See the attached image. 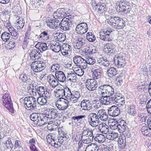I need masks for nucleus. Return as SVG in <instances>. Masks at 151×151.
<instances>
[{"mask_svg": "<svg viewBox=\"0 0 151 151\" xmlns=\"http://www.w3.org/2000/svg\"><path fill=\"white\" fill-rule=\"evenodd\" d=\"M88 121L89 124L92 127L97 126L99 121L98 116L96 114L91 113L88 115Z\"/></svg>", "mask_w": 151, "mask_h": 151, "instance_id": "nucleus-10", "label": "nucleus"}, {"mask_svg": "<svg viewBox=\"0 0 151 151\" xmlns=\"http://www.w3.org/2000/svg\"><path fill=\"white\" fill-rule=\"evenodd\" d=\"M40 52H39L38 50L34 49L30 50L29 56L31 60H34L40 58Z\"/></svg>", "mask_w": 151, "mask_h": 151, "instance_id": "nucleus-21", "label": "nucleus"}, {"mask_svg": "<svg viewBox=\"0 0 151 151\" xmlns=\"http://www.w3.org/2000/svg\"><path fill=\"white\" fill-rule=\"evenodd\" d=\"M46 66V63L42 60L34 61L31 65L32 69L36 72H40L43 70Z\"/></svg>", "mask_w": 151, "mask_h": 151, "instance_id": "nucleus-7", "label": "nucleus"}, {"mask_svg": "<svg viewBox=\"0 0 151 151\" xmlns=\"http://www.w3.org/2000/svg\"><path fill=\"white\" fill-rule=\"evenodd\" d=\"M3 105L8 110L11 112L13 110V104L10 96L8 93H5L2 96Z\"/></svg>", "mask_w": 151, "mask_h": 151, "instance_id": "nucleus-6", "label": "nucleus"}, {"mask_svg": "<svg viewBox=\"0 0 151 151\" xmlns=\"http://www.w3.org/2000/svg\"><path fill=\"white\" fill-rule=\"evenodd\" d=\"M5 144L6 145V147L7 149L11 150L13 147V145L12 143L11 138L10 137L7 138Z\"/></svg>", "mask_w": 151, "mask_h": 151, "instance_id": "nucleus-42", "label": "nucleus"}, {"mask_svg": "<svg viewBox=\"0 0 151 151\" xmlns=\"http://www.w3.org/2000/svg\"><path fill=\"white\" fill-rule=\"evenodd\" d=\"M56 105L58 109L63 111H62V114H65V112L64 110L66 109L68 107L69 101L68 100L62 97L58 99Z\"/></svg>", "mask_w": 151, "mask_h": 151, "instance_id": "nucleus-8", "label": "nucleus"}, {"mask_svg": "<svg viewBox=\"0 0 151 151\" xmlns=\"http://www.w3.org/2000/svg\"><path fill=\"white\" fill-rule=\"evenodd\" d=\"M39 113H33L31 114L30 116V118L31 120L34 122L35 123V122L37 120L38 116V114Z\"/></svg>", "mask_w": 151, "mask_h": 151, "instance_id": "nucleus-49", "label": "nucleus"}, {"mask_svg": "<svg viewBox=\"0 0 151 151\" xmlns=\"http://www.w3.org/2000/svg\"><path fill=\"white\" fill-rule=\"evenodd\" d=\"M97 50L93 49L91 47H87L84 49V52L86 55H90L96 53Z\"/></svg>", "mask_w": 151, "mask_h": 151, "instance_id": "nucleus-35", "label": "nucleus"}, {"mask_svg": "<svg viewBox=\"0 0 151 151\" xmlns=\"http://www.w3.org/2000/svg\"><path fill=\"white\" fill-rule=\"evenodd\" d=\"M119 4L117 7L118 12H124L126 14L130 13L131 6L129 3L126 0L120 1L119 2Z\"/></svg>", "mask_w": 151, "mask_h": 151, "instance_id": "nucleus-5", "label": "nucleus"}, {"mask_svg": "<svg viewBox=\"0 0 151 151\" xmlns=\"http://www.w3.org/2000/svg\"><path fill=\"white\" fill-rule=\"evenodd\" d=\"M128 112L130 114L133 116L135 115L137 113L135 110V106L134 105H132L129 107L128 109Z\"/></svg>", "mask_w": 151, "mask_h": 151, "instance_id": "nucleus-40", "label": "nucleus"}, {"mask_svg": "<svg viewBox=\"0 0 151 151\" xmlns=\"http://www.w3.org/2000/svg\"><path fill=\"white\" fill-rule=\"evenodd\" d=\"M73 61L76 65L81 66L84 69L87 68V63L86 60H84L81 56H75L73 57Z\"/></svg>", "mask_w": 151, "mask_h": 151, "instance_id": "nucleus-11", "label": "nucleus"}, {"mask_svg": "<svg viewBox=\"0 0 151 151\" xmlns=\"http://www.w3.org/2000/svg\"><path fill=\"white\" fill-rule=\"evenodd\" d=\"M108 20V24L115 29H122L126 25L125 21L118 17L110 16Z\"/></svg>", "mask_w": 151, "mask_h": 151, "instance_id": "nucleus-1", "label": "nucleus"}, {"mask_svg": "<svg viewBox=\"0 0 151 151\" xmlns=\"http://www.w3.org/2000/svg\"><path fill=\"white\" fill-rule=\"evenodd\" d=\"M68 89V88H65L64 87H58L56 88V91H55V93L56 94L58 95V96H61L62 97H63L65 95V93L66 91H67Z\"/></svg>", "mask_w": 151, "mask_h": 151, "instance_id": "nucleus-24", "label": "nucleus"}, {"mask_svg": "<svg viewBox=\"0 0 151 151\" xmlns=\"http://www.w3.org/2000/svg\"><path fill=\"white\" fill-rule=\"evenodd\" d=\"M108 113L113 117H115L119 115L120 113V109L117 106H112L108 109Z\"/></svg>", "mask_w": 151, "mask_h": 151, "instance_id": "nucleus-17", "label": "nucleus"}, {"mask_svg": "<svg viewBox=\"0 0 151 151\" xmlns=\"http://www.w3.org/2000/svg\"><path fill=\"white\" fill-rule=\"evenodd\" d=\"M21 143L18 140H16L15 141V144L14 145V149L16 148L17 147L20 148L21 147Z\"/></svg>", "mask_w": 151, "mask_h": 151, "instance_id": "nucleus-62", "label": "nucleus"}, {"mask_svg": "<svg viewBox=\"0 0 151 151\" xmlns=\"http://www.w3.org/2000/svg\"><path fill=\"white\" fill-rule=\"evenodd\" d=\"M95 140L98 141L100 143L104 142L105 140V137L102 134H97L96 137L94 138Z\"/></svg>", "mask_w": 151, "mask_h": 151, "instance_id": "nucleus-41", "label": "nucleus"}, {"mask_svg": "<svg viewBox=\"0 0 151 151\" xmlns=\"http://www.w3.org/2000/svg\"><path fill=\"white\" fill-rule=\"evenodd\" d=\"M89 129L86 127H83V131L81 135V138L82 139L83 136H85L87 135V133H89V132L90 131L89 130Z\"/></svg>", "mask_w": 151, "mask_h": 151, "instance_id": "nucleus-56", "label": "nucleus"}, {"mask_svg": "<svg viewBox=\"0 0 151 151\" xmlns=\"http://www.w3.org/2000/svg\"><path fill=\"white\" fill-rule=\"evenodd\" d=\"M59 81L56 78V77H55L53 79V80H52L51 81H50L49 82V83L50 85L52 86V87H54L55 88L58 85V84L59 83Z\"/></svg>", "mask_w": 151, "mask_h": 151, "instance_id": "nucleus-46", "label": "nucleus"}, {"mask_svg": "<svg viewBox=\"0 0 151 151\" xmlns=\"http://www.w3.org/2000/svg\"><path fill=\"white\" fill-rule=\"evenodd\" d=\"M67 80L71 82H75L77 80V74L76 73H73L68 74L66 78Z\"/></svg>", "mask_w": 151, "mask_h": 151, "instance_id": "nucleus-34", "label": "nucleus"}, {"mask_svg": "<svg viewBox=\"0 0 151 151\" xmlns=\"http://www.w3.org/2000/svg\"><path fill=\"white\" fill-rule=\"evenodd\" d=\"M99 61V60L97 61V62H98V63L100 65H103L105 67H107L109 66V65L110 64L108 60L105 62H104L103 61H100V62Z\"/></svg>", "mask_w": 151, "mask_h": 151, "instance_id": "nucleus-58", "label": "nucleus"}, {"mask_svg": "<svg viewBox=\"0 0 151 151\" xmlns=\"http://www.w3.org/2000/svg\"><path fill=\"white\" fill-rule=\"evenodd\" d=\"M114 93V90L112 86L109 85H107L106 91L105 93H103L108 95L112 96Z\"/></svg>", "mask_w": 151, "mask_h": 151, "instance_id": "nucleus-37", "label": "nucleus"}, {"mask_svg": "<svg viewBox=\"0 0 151 151\" xmlns=\"http://www.w3.org/2000/svg\"><path fill=\"white\" fill-rule=\"evenodd\" d=\"M28 42L29 41L28 40L24 39L23 45H22V48L24 50L25 49L27 48L28 45Z\"/></svg>", "mask_w": 151, "mask_h": 151, "instance_id": "nucleus-63", "label": "nucleus"}, {"mask_svg": "<svg viewBox=\"0 0 151 151\" xmlns=\"http://www.w3.org/2000/svg\"><path fill=\"white\" fill-rule=\"evenodd\" d=\"M13 36V38L15 39H17L18 37L19 33L18 31L17 32V30L15 29L11 33V35Z\"/></svg>", "mask_w": 151, "mask_h": 151, "instance_id": "nucleus-61", "label": "nucleus"}, {"mask_svg": "<svg viewBox=\"0 0 151 151\" xmlns=\"http://www.w3.org/2000/svg\"><path fill=\"white\" fill-rule=\"evenodd\" d=\"M37 91L40 96H43L45 93V89L44 87L40 86L37 88Z\"/></svg>", "mask_w": 151, "mask_h": 151, "instance_id": "nucleus-47", "label": "nucleus"}, {"mask_svg": "<svg viewBox=\"0 0 151 151\" xmlns=\"http://www.w3.org/2000/svg\"><path fill=\"white\" fill-rule=\"evenodd\" d=\"M99 114V117L101 120L104 121L107 120L108 118V114L105 111V110L104 109L99 110L98 111Z\"/></svg>", "mask_w": 151, "mask_h": 151, "instance_id": "nucleus-27", "label": "nucleus"}, {"mask_svg": "<svg viewBox=\"0 0 151 151\" xmlns=\"http://www.w3.org/2000/svg\"><path fill=\"white\" fill-rule=\"evenodd\" d=\"M37 104H39L40 105H44L47 103V100L43 96H40L37 100Z\"/></svg>", "mask_w": 151, "mask_h": 151, "instance_id": "nucleus-39", "label": "nucleus"}, {"mask_svg": "<svg viewBox=\"0 0 151 151\" xmlns=\"http://www.w3.org/2000/svg\"><path fill=\"white\" fill-rule=\"evenodd\" d=\"M147 109L148 112L151 114V99L150 100L147 102Z\"/></svg>", "mask_w": 151, "mask_h": 151, "instance_id": "nucleus-57", "label": "nucleus"}, {"mask_svg": "<svg viewBox=\"0 0 151 151\" xmlns=\"http://www.w3.org/2000/svg\"><path fill=\"white\" fill-rule=\"evenodd\" d=\"M99 129L103 134H106L109 132V126L105 124H100L99 127Z\"/></svg>", "mask_w": 151, "mask_h": 151, "instance_id": "nucleus-29", "label": "nucleus"}, {"mask_svg": "<svg viewBox=\"0 0 151 151\" xmlns=\"http://www.w3.org/2000/svg\"><path fill=\"white\" fill-rule=\"evenodd\" d=\"M119 147L120 148V150H121V151H125V149H126V143L119 145Z\"/></svg>", "mask_w": 151, "mask_h": 151, "instance_id": "nucleus-64", "label": "nucleus"}, {"mask_svg": "<svg viewBox=\"0 0 151 151\" xmlns=\"http://www.w3.org/2000/svg\"><path fill=\"white\" fill-rule=\"evenodd\" d=\"M56 124L55 122H53L52 123H50V124L49 123L48 124V125H47V128L50 131H52L53 130H55L56 129V127L55 128H54L53 127V125H54V124Z\"/></svg>", "mask_w": 151, "mask_h": 151, "instance_id": "nucleus-55", "label": "nucleus"}, {"mask_svg": "<svg viewBox=\"0 0 151 151\" xmlns=\"http://www.w3.org/2000/svg\"><path fill=\"white\" fill-rule=\"evenodd\" d=\"M107 87L106 84L102 85L98 87V90L101 92L100 94H103V93H105L106 91Z\"/></svg>", "mask_w": 151, "mask_h": 151, "instance_id": "nucleus-45", "label": "nucleus"}, {"mask_svg": "<svg viewBox=\"0 0 151 151\" xmlns=\"http://www.w3.org/2000/svg\"><path fill=\"white\" fill-rule=\"evenodd\" d=\"M119 134L117 133H111L108 135V137L111 140H114L118 137Z\"/></svg>", "mask_w": 151, "mask_h": 151, "instance_id": "nucleus-53", "label": "nucleus"}, {"mask_svg": "<svg viewBox=\"0 0 151 151\" xmlns=\"http://www.w3.org/2000/svg\"><path fill=\"white\" fill-rule=\"evenodd\" d=\"M104 52L109 55L114 54L116 51V46L113 43H107L104 45Z\"/></svg>", "mask_w": 151, "mask_h": 151, "instance_id": "nucleus-13", "label": "nucleus"}, {"mask_svg": "<svg viewBox=\"0 0 151 151\" xmlns=\"http://www.w3.org/2000/svg\"><path fill=\"white\" fill-rule=\"evenodd\" d=\"M90 147V149H91L90 151H99V148L98 146L95 144H91L90 145H88L86 147V149L87 148Z\"/></svg>", "mask_w": 151, "mask_h": 151, "instance_id": "nucleus-43", "label": "nucleus"}, {"mask_svg": "<svg viewBox=\"0 0 151 151\" xmlns=\"http://www.w3.org/2000/svg\"><path fill=\"white\" fill-rule=\"evenodd\" d=\"M95 7L98 9V12L100 14L105 12L107 9L106 4L104 3H99L96 5Z\"/></svg>", "mask_w": 151, "mask_h": 151, "instance_id": "nucleus-26", "label": "nucleus"}, {"mask_svg": "<svg viewBox=\"0 0 151 151\" xmlns=\"http://www.w3.org/2000/svg\"><path fill=\"white\" fill-rule=\"evenodd\" d=\"M124 78L120 76H118L116 78V81L117 82V85L118 86H121L123 83Z\"/></svg>", "mask_w": 151, "mask_h": 151, "instance_id": "nucleus-48", "label": "nucleus"}, {"mask_svg": "<svg viewBox=\"0 0 151 151\" xmlns=\"http://www.w3.org/2000/svg\"><path fill=\"white\" fill-rule=\"evenodd\" d=\"M48 112V114H47L46 115H47L49 119H54L59 116V114L56 109H52Z\"/></svg>", "mask_w": 151, "mask_h": 151, "instance_id": "nucleus-28", "label": "nucleus"}, {"mask_svg": "<svg viewBox=\"0 0 151 151\" xmlns=\"http://www.w3.org/2000/svg\"><path fill=\"white\" fill-rule=\"evenodd\" d=\"M55 76L59 82L63 83L66 81V76L64 73L61 71H56Z\"/></svg>", "mask_w": 151, "mask_h": 151, "instance_id": "nucleus-19", "label": "nucleus"}, {"mask_svg": "<svg viewBox=\"0 0 151 151\" xmlns=\"http://www.w3.org/2000/svg\"><path fill=\"white\" fill-rule=\"evenodd\" d=\"M88 29V27L87 23L82 22L77 25L76 30L78 34L82 35L85 34L87 31Z\"/></svg>", "mask_w": 151, "mask_h": 151, "instance_id": "nucleus-14", "label": "nucleus"}, {"mask_svg": "<svg viewBox=\"0 0 151 151\" xmlns=\"http://www.w3.org/2000/svg\"><path fill=\"white\" fill-rule=\"evenodd\" d=\"M86 39L89 42H93L96 40V37L91 32H88L86 35Z\"/></svg>", "mask_w": 151, "mask_h": 151, "instance_id": "nucleus-38", "label": "nucleus"}, {"mask_svg": "<svg viewBox=\"0 0 151 151\" xmlns=\"http://www.w3.org/2000/svg\"><path fill=\"white\" fill-rule=\"evenodd\" d=\"M45 2L43 0H32L30 3V6L32 8H43Z\"/></svg>", "mask_w": 151, "mask_h": 151, "instance_id": "nucleus-18", "label": "nucleus"}, {"mask_svg": "<svg viewBox=\"0 0 151 151\" xmlns=\"http://www.w3.org/2000/svg\"><path fill=\"white\" fill-rule=\"evenodd\" d=\"M54 22H55L54 20L48 19L47 22V25L50 28L54 29L55 27V23H54Z\"/></svg>", "mask_w": 151, "mask_h": 151, "instance_id": "nucleus-44", "label": "nucleus"}, {"mask_svg": "<svg viewBox=\"0 0 151 151\" xmlns=\"http://www.w3.org/2000/svg\"><path fill=\"white\" fill-rule=\"evenodd\" d=\"M36 46H39V50L41 52L49 50L50 48L49 45L45 42H38Z\"/></svg>", "mask_w": 151, "mask_h": 151, "instance_id": "nucleus-23", "label": "nucleus"}, {"mask_svg": "<svg viewBox=\"0 0 151 151\" xmlns=\"http://www.w3.org/2000/svg\"><path fill=\"white\" fill-rule=\"evenodd\" d=\"M111 32L109 30L104 31L100 34V38L103 40L105 41H109L112 40V38L111 35Z\"/></svg>", "mask_w": 151, "mask_h": 151, "instance_id": "nucleus-16", "label": "nucleus"}, {"mask_svg": "<svg viewBox=\"0 0 151 151\" xmlns=\"http://www.w3.org/2000/svg\"><path fill=\"white\" fill-rule=\"evenodd\" d=\"M68 88V90H67V91H65V93H66L65 98H66L67 100H70V97L72 96V95H73V93H71L68 88Z\"/></svg>", "mask_w": 151, "mask_h": 151, "instance_id": "nucleus-59", "label": "nucleus"}, {"mask_svg": "<svg viewBox=\"0 0 151 151\" xmlns=\"http://www.w3.org/2000/svg\"><path fill=\"white\" fill-rule=\"evenodd\" d=\"M73 19V17L71 15L66 16L59 23L60 28L65 31L69 30L72 25Z\"/></svg>", "mask_w": 151, "mask_h": 151, "instance_id": "nucleus-3", "label": "nucleus"}, {"mask_svg": "<svg viewBox=\"0 0 151 151\" xmlns=\"http://www.w3.org/2000/svg\"><path fill=\"white\" fill-rule=\"evenodd\" d=\"M86 117L85 115H81L78 116H73L72 117V119L73 120H77V121H78L82 119L83 118H84Z\"/></svg>", "mask_w": 151, "mask_h": 151, "instance_id": "nucleus-54", "label": "nucleus"}, {"mask_svg": "<svg viewBox=\"0 0 151 151\" xmlns=\"http://www.w3.org/2000/svg\"><path fill=\"white\" fill-rule=\"evenodd\" d=\"M110 96H111L108 95L104 93L103 94H100V98L99 100L101 103L106 104V103L109 102Z\"/></svg>", "mask_w": 151, "mask_h": 151, "instance_id": "nucleus-33", "label": "nucleus"}, {"mask_svg": "<svg viewBox=\"0 0 151 151\" xmlns=\"http://www.w3.org/2000/svg\"><path fill=\"white\" fill-rule=\"evenodd\" d=\"M1 37L3 41L7 42L9 40L11 37V34L9 33L5 32L1 34Z\"/></svg>", "mask_w": 151, "mask_h": 151, "instance_id": "nucleus-36", "label": "nucleus"}, {"mask_svg": "<svg viewBox=\"0 0 151 151\" xmlns=\"http://www.w3.org/2000/svg\"><path fill=\"white\" fill-rule=\"evenodd\" d=\"M86 40L82 37H79L73 44V47L75 49H79L86 46Z\"/></svg>", "mask_w": 151, "mask_h": 151, "instance_id": "nucleus-12", "label": "nucleus"}, {"mask_svg": "<svg viewBox=\"0 0 151 151\" xmlns=\"http://www.w3.org/2000/svg\"><path fill=\"white\" fill-rule=\"evenodd\" d=\"M125 63V59L122 56L119 55L118 56L117 64L118 67H123Z\"/></svg>", "mask_w": 151, "mask_h": 151, "instance_id": "nucleus-31", "label": "nucleus"}, {"mask_svg": "<svg viewBox=\"0 0 151 151\" xmlns=\"http://www.w3.org/2000/svg\"><path fill=\"white\" fill-rule=\"evenodd\" d=\"M101 69H92L91 72L92 73V76L93 79H97L101 77Z\"/></svg>", "mask_w": 151, "mask_h": 151, "instance_id": "nucleus-25", "label": "nucleus"}, {"mask_svg": "<svg viewBox=\"0 0 151 151\" xmlns=\"http://www.w3.org/2000/svg\"><path fill=\"white\" fill-rule=\"evenodd\" d=\"M24 104L25 108H28L29 110L32 111L37 109V101L33 96L25 97L24 99Z\"/></svg>", "mask_w": 151, "mask_h": 151, "instance_id": "nucleus-4", "label": "nucleus"}, {"mask_svg": "<svg viewBox=\"0 0 151 151\" xmlns=\"http://www.w3.org/2000/svg\"><path fill=\"white\" fill-rule=\"evenodd\" d=\"M127 128L126 122L124 121L119 123L117 122L111 125V128L112 129L119 132H123Z\"/></svg>", "mask_w": 151, "mask_h": 151, "instance_id": "nucleus-9", "label": "nucleus"}, {"mask_svg": "<svg viewBox=\"0 0 151 151\" xmlns=\"http://www.w3.org/2000/svg\"><path fill=\"white\" fill-rule=\"evenodd\" d=\"M117 74V71L116 69L114 68H110L107 70V75L109 77L112 78L113 76L116 75Z\"/></svg>", "mask_w": 151, "mask_h": 151, "instance_id": "nucleus-32", "label": "nucleus"}, {"mask_svg": "<svg viewBox=\"0 0 151 151\" xmlns=\"http://www.w3.org/2000/svg\"><path fill=\"white\" fill-rule=\"evenodd\" d=\"M19 79H21L23 82H25L27 83H31V81L29 75L28 74H23L20 75L19 77Z\"/></svg>", "mask_w": 151, "mask_h": 151, "instance_id": "nucleus-30", "label": "nucleus"}, {"mask_svg": "<svg viewBox=\"0 0 151 151\" xmlns=\"http://www.w3.org/2000/svg\"><path fill=\"white\" fill-rule=\"evenodd\" d=\"M43 115V114L40 113H38V118H37V120L35 122V123H34L35 124L38 126V124H39L40 122L39 121L41 120V118L42 117Z\"/></svg>", "mask_w": 151, "mask_h": 151, "instance_id": "nucleus-60", "label": "nucleus"}, {"mask_svg": "<svg viewBox=\"0 0 151 151\" xmlns=\"http://www.w3.org/2000/svg\"><path fill=\"white\" fill-rule=\"evenodd\" d=\"M86 59V61L87 63V64L89 65H93L96 63V60L94 58L88 57Z\"/></svg>", "mask_w": 151, "mask_h": 151, "instance_id": "nucleus-50", "label": "nucleus"}, {"mask_svg": "<svg viewBox=\"0 0 151 151\" xmlns=\"http://www.w3.org/2000/svg\"><path fill=\"white\" fill-rule=\"evenodd\" d=\"M92 102L89 100H83L81 102V106L85 110H89L91 107Z\"/></svg>", "mask_w": 151, "mask_h": 151, "instance_id": "nucleus-20", "label": "nucleus"}, {"mask_svg": "<svg viewBox=\"0 0 151 151\" xmlns=\"http://www.w3.org/2000/svg\"><path fill=\"white\" fill-rule=\"evenodd\" d=\"M65 16V13L63 10L58 9L53 15L54 18L55 19H60L64 17Z\"/></svg>", "mask_w": 151, "mask_h": 151, "instance_id": "nucleus-22", "label": "nucleus"}, {"mask_svg": "<svg viewBox=\"0 0 151 151\" xmlns=\"http://www.w3.org/2000/svg\"><path fill=\"white\" fill-rule=\"evenodd\" d=\"M108 20V24L115 29H122L126 25L125 21L118 17L110 16Z\"/></svg>", "mask_w": 151, "mask_h": 151, "instance_id": "nucleus-2", "label": "nucleus"}, {"mask_svg": "<svg viewBox=\"0 0 151 151\" xmlns=\"http://www.w3.org/2000/svg\"><path fill=\"white\" fill-rule=\"evenodd\" d=\"M47 32L45 31H43L40 35L39 39H47V38H49Z\"/></svg>", "mask_w": 151, "mask_h": 151, "instance_id": "nucleus-51", "label": "nucleus"}, {"mask_svg": "<svg viewBox=\"0 0 151 151\" xmlns=\"http://www.w3.org/2000/svg\"><path fill=\"white\" fill-rule=\"evenodd\" d=\"M150 130L149 128L148 129L147 127H143L142 128L141 131L144 135L147 136L150 132Z\"/></svg>", "mask_w": 151, "mask_h": 151, "instance_id": "nucleus-52", "label": "nucleus"}, {"mask_svg": "<svg viewBox=\"0 0 151 151\" xmlns=\"http://www.w3.org/2000/svg\"><path fill=\"white\" fill-rule=\"evenodd\" d=\"M86 84V88L90 91H93L97 87L96 81L93 79H89L87 80Z\"/></svg>", "mask_w": 151, "mask_h": 151, "instance_id": "nucleus-15", "label": "nucleus"}]
</instances>
